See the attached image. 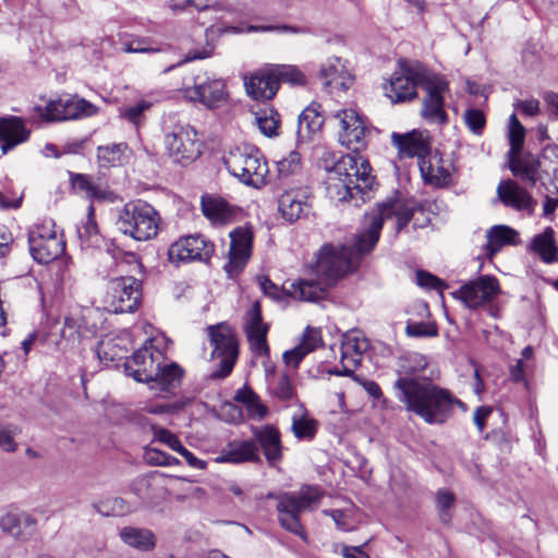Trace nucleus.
<instances>
[{"label":"nucleus","instance_id":"nucleus-1","mask_svg":"<svg viewBox=\"0 0 558 558\" xmlns=\"http://www.w3.org/2000/svg\"><path fill=\"white\" fill-rule=\"evenodd\" d=\"M424 206L413 199L391 198L377 205V208L365 215V229L355 235L353 245L325 244L314 267L316 279L292 282L289 293L300 301L315 302L326 296L328 288L340 278L353 271L361 256L371 252L377 244L385 220L397 219V232L411 221L416 211Z\"/></svg>","mask_w":558,"mask_h":558},{"label":"nucleus","instance_id":"nucleus-2","mask_svg":"<svg viewBox=\"0 0 558 558\" xmlns=\"http://www.w3.org/2000/svg\"><path fill=\"white\" fill-rule=\"evenodd\" d=\"M339 121V142L352 153L341 156L331 167H326V191L330 199L345 202L357 197L365 202L375 183L371 166L360 151L366 147L367 129L353 109L335 114Z\"/></svg>","mask_w":558,"mask_h":558},{"label":"nucleus","instance_id":"nucleus-3","mask_svg":"<svg viewBox=\"0 0 558 558\" xmlns=\"http://www.w3.org/2000/svg\"><path fill=\"white\" fill-rule=\"evenodd\" d=\"M426 366L427 360L422 354L414 353L407 357L393 385L396 396L408 411L415 413L427 424H444L451 416L453 407H462L463 403L449 390L430 380L409 376L420 374Z\"/></svg>","mask_w":558,"mask_h":558},{"label":"nucleus","instance_id":"nucleus-4","mask_svg":"<svg viewBox=\"0 0 558 558\" xmlns=\"http://www.w3.org/2000/svg\"><path fill=\"white\" fill-rule=\"evenodd\" d=\"M323 497L318 486L305 485L299 490L281 493L275 496L278 520L284 530L306 539L305 530L301 523L300 515L303 511L314 510Z\"/></svg>","mask_w":558,"mask_h":558},{"label":"nucleus","instance_id":"nucleus-5","mask_svg":"<svg viewBox=\"0 0 558 558\" xmlns=\"http://www.w3.org/2000/svg\"><path fill=\"white\" fill-rule=\"evenodd\" d=\"M160 216L148 203L135 201L126 203L118 210L116 226L124 235L135 241H148L158 234Z\"/></svg>","mask_w":558,"mask_h":558},{"label":"nucleus","instance_id":"nucleus-6","mask_svg":"<svg viewBox=\"0 0 558 558\" xmlns=\"http://www.w3.org/2000/svg\"><path fill=\"white\" fill-rule=\"evenodd\" d=\"M225 165L230 174L247 186L259 189L267 182V161L254 146L245 145L231 149L225 157Z\"/></svg>","mask_w":558,"mask_h":558},{"label":"nucleus","instance_id":"nucleus-7","mask_svg":"<svg viewBox=\"0 0 558 558\" xmlns=\"http://www.w3.org/2000/svg\"><path fill=\"white\" fill-rule=\"evenodd\" d=\"M165 147L174 162L186 166L202 154L203 142L196 130L189 123L169 117L165 122Z\"/></svg>","mask_w":558,"mask_h":558},{"label":"nucleus","instance_id":"nucleus-8","mask_svg":"<svg viewBox=\"0 0 558 558\" xmlns=\"http://www.w3.org/2000/svg\"><path fill=\"white\" fill-rule=\"evenodd\" d=\"M432 73L420 62L407 64L402 62L390 80L385 84V94L392 102L411 101L417 97L416 87L425 88Z\"/></svg>","mask_w":558,"mask_h":558},{"label":"nucleus","instance_id":"nucleus-9","mask_svg":"<svg viewBox=\"0 0 558 558\" xmlns=\"http://www.w3.org/2000/svg\"><path fill=\"white\" fill-rule=\"evenodd\" d=\"M28 246L32 257L38 264H48L65 251L63 236L51 219H46L29 230Z\"/></svg>","mask_w":558,"mask_h":558},{"label":"nucleus","instance_id":"nucleus-10","mask_svg":"<svg viewBox=\"0 0 558 558\" xmlns=\"http://www.w3.org/2000/svg\"><path fill=\"white\" fill-rule=\"evenodd\" d=\"M207 333L213 347L211 357L219 360V367L210 374V378H226L236 362V339L230 327L223 323L207 327Z\"/></svg>","mask_w":558,"mask_h":558},{"label":"nucleus","instance_id":"nucleus-11","mask_svg":"<svg viewBox=\"0 0 558 558\" xmlns=\"http://www.w3.org/2000/svg\"><path fill=\"white\" fill-rule=\"evenodd\" d=\"M142 300V282L132 277L112 278L107 283L105 304L113 313H132Z\"/></svg>","mask_w":558,"mask_h":558},{"label":"nucleus","instance_id":"nucleus-12","mask_svg":"<svg viewBox=\"0 0 558 558\" xmlns=\"http://www.w3.org/2000/svg\"><path fill=\"white\" fill-rule=\"evenodd\" d=\"M35 117L46 122L75 120L96 114L97 107L84 98L66 97L50 100L45 107H34Z\"/></svg>","mask_w":558,"mask_h":558},{"label":"nucleus","instance_id":"nucleus-13","mask_svg":"<svg viewBox=\"0 0 558 558\" xmlns=\"http://www.w3.org/2000/svg\"><path fill=\"white\" fill-rule=\"evenodd\" d=\"M163 354L155 348L151 340H147L142 348L136 350L131 359L124 363L128 375L140 383H150L160 373L163 363Z\"/></svg>","mask_w":558,"mask_h":558},{"label":"nucleus","instance_id":"nucleus-14","mask_svg":"<svg viewBox=\"0 0 558 558\" xmlns=\"http://www.w3.org/2000/svg\"><path fill=\"white\" fill-rule=\"evenodd\" d=\"M215 246L201 234L186 235L173 242L168 248L169 262L179 265L189 262H208Z\"/></svg>","mask_w":558,"mask_h":558},{"label":"nucleus","instance_id":"nucleus-15","mask_svg":"<svg viewBox=\"0 0 558 558\" xmlns=\"http://www.w3.org/2000/svg\"><path fill=\"white\" fill-rule=\"evenodd\" d=\"M500 292L498 280L493 276H481L462 284L452 296L475 310L493 301Z\"/></svg>","mask_w":558,"mask_h":558},{"label":"nucleus","instance_id":"nucleus-16","mask_svg":"<svg viewBox=\"0 0 558 558\" xmlns=\"http://www.w3.org/2000/svg\"><path fill=\"white\" fill-rule=\"evenodd\" d=\"M425 82L426 86L423 89L426 92V96L423 98L421 116L429 123L446 124L448 116L444 108V94L448 92L449 84L437 74H434L429 81Z\"/></svg>","mask_w":558,"mask_h":558},{"label":"nucleus","instance_id":"nucleus-17","mask_svg":"<svg viewBox=\"0 0 558 558\" xmlns=\"http://www.w3.org/2000/svg\"><path fill=\"white\" fill-rule=\"evenodd\" d=\"M312 208V193L305 185L284 186L278 198V210L288 222L306 217Z\"/></svg>","mask_w":558,"mask_h":558},{"label":"nucleus","instance_id":"nucleus-18","mask_svg":"<svg viewBox=\"0 0 558 558\" xmlns=\"http://www.w3.org/2000/svg\"><path fill=\"white\" fill-rule=\"evenodd\" d=\"M253 234L245 227H238L230 232L229 260L225 266L229 277L238 275L247 263L252 251Z\"/></svg>","mask_w":558,"mask_h":558},{"label":"nucleus","instance_id":"nucleus-19","mask_svg":"<svg viewBox=\"0 0 558 558\" xmlns=\"http://www.w3.org/2000/svg\"><path fill=\"white\" fill-rule=\"evenodd\" d=\"M319 78L331 95L347 92L353 83V76L339 57H330L320 65Z\"/></svg>","mask_w":558,"mask_h":558},{"label":"nucleus","instance_id":"nucleus-20","mask_svg":"<svg viewBox=\"0 0 558 558\" xmlns=\"http://www.w3.org/2000/svg\"><path fill=\"white\" fill-rule=\"evenodd\" d=\"M244 327L252 351L258 356H268L267 333L269 326L263 322L262 307L258 301H255L246 313Z\"/></svg>","mask_w":558,"mask_h":558},{"label":"nucleus","instance_id":"nucleus-21","mask_svg":"<svg viewBox=\"0 0 558 558\" xmlns=\"http://www.w3.org/2000/svg\"><path fill=\"white\" fill-rule=\"evenodd\" d=\"M391 144L401 158L418 157L424 159L429 154L430 144L426 132L412 130L407 133H391Z\"/></svg>","mask_w":558,"mask_h":558},{"label":"nucleus","instance_id":"nucleus-22","mask_svg":"<svg viewBox=\"0 0 558 558\" xmlns=\"http://www.w3.org/2000/svg\"><path fill=\"white\" fill-rule=\"evenodd\" d=\"M244 86L247 95L255 100H270L279 90L278 82L270 64H266L256 72L245 76Z\"/></svg>","mask_w":558,"mask_h":558},{"label":"nucleus","instance_id":"nucleus-23","mask_svg":"<svg viewBox=\"0 0 558 558\" xmlns=\"http://www.w3.org/2000/svg\"><path fill=\"white\" fill-rule=\"evenodd\" d=\"M187 94L191 99L199 100L208 108H218L227 99L226 84L220 78L201 81L197 76L193 88L189 89Z\"/></svg>","mask_w":558,"mask_h":558},{"label":"nucleus","instance_id":"nucleus-24","mask_svg":"<svg viewBox=\"0 0 558 558\" xmlns=\"http://www.w3.org/2000/svg\"><path fill=\"white\" fill-rule=\"evenodd\" d=\"M203 215L214 226H226L235 221L240 208L229 204L226 199L214 195H204L201 199Z\"/></svg>","mask_w":558,"mask_h":558},{"label":"nucleus","instance_id":"nucleus-25","mask_svg":"<svg viewBox=\"0 0 558 558\" xmlns=\"http://www.w3.org/2000/svg\"><path fill=\"white\" fill-rule=\"evenodd\" d=\"M31 130L16 116L0 117V148L3 154L28 141Z\"/></svg>","mask_w":558,"mask_h":558},{"label":"nucleus","instance_id":"nucleus-26","mask_svg":"<svg viewBox=\"0 0 558 558\" xmlns=\"http://www.w3.org/2000/svg\"><path fill=\"white\" fill-rule=\"evenodd\" d=\"M497 194L505 206L517 210H524L529 214L534 211L537 204L525 189L512 180L500 182L497 187Z\"/></svg>","mask_w":558,"mask_h":558},{"label":"nucleus","instance_id":"nucleus-27","mask_svg":"<svg viewBox=\"0 0 558 558\" xmlns=\"http://www.w3.org/2000/svg\"><path fill=\"white\" fill-rule=\"evenodd\" d=\"M258 448L254 441L243 440L230 442L216 458L218 463H243L259 461Z\"/></svg>","mask_w":558,"mask_h":558},{"label":"nucleus","instance_id":"nucleus-28","mask_svg":"<svg viewBox=\"0 0 558 558\" xmlns=\"http://www.w3.org/2000/svg\"><path fill=\"white\" fill-rule=\"evenodd\" d=\"M529 248L545 264L558 263V245L551 227H547L543 232L534 235Z\"/></svg>","mask_w":558,"mask_h":558},{"label":"nucleus","instance_id":"nucleus-29","mask_svg":"<svg viewBox=\"0 0 558 558\" xmlns=\"http://www.w3.org/2000/svg\"><path fill=\"white\" fill-rule=\"evenodd\" d=\"M509 168L514 177L527 186H535L538 180L539 161L532 155H509Z\"/></svg>","mask_w":558,"mask_h":558},{"label":"nucleus","instance_id":"nucleus-30","mask_svg":"<svg viewBox=\"0 0 558 558\" xmlns=\"http://www.w3.org/2000/svg\"><path fill=\"white\" fill-rule=\"evenodd\" d=\"M254 436L260 445L263 452L270 465L276 464L282 458L280 433L277 428L266 425L254 432Z\"/></svg>","mask_w":558,"mask_h":558},{"label":"nucleus","instance_id":"nucleus-31","mask_svg":"<svg viewBox=\"0 0 558 558\" xmlns=\"http://www.w3.org/2000/svg\"><path fill=\"white\" fill-rule=\"evenodd\" d=\"M368 349V341L359 330H350L342 336L341 362L348 361L356 367L363 353Z\"/></svg>","mask_w":558,"mask_h":558},{"label":"nucleus","instance_id":"nucleus-32","mask_svg":"<svg viewBox=\"0 0 558 558\" xmlns=\"http://www.w3.org/2000/svg\"><path fill=\"white\" fill-rule=\"evenodd\" d=\"M36 525V520L27 513L9 512L0 519L2 532L20 539L29 535Z\"/></svg>","mask_w":558,"mask_h":558},{"label":"nucleus","instance_id":"nucleus-33","mask_svg":"<svg viewBox=\"0 0 558 558\" xmlns=\"http://www.w3.org/2000/svg\"><path fill=\"white\" fill-rule=\"evenodd\" d=\"M320 105L311 104L299 116L296 136L300 141H307L320 131L324 124V117L322 116Z\"/></svg>","mask_w":558,"mask_h":558},{"label":"nucleus","instance_id":"nucleus-34","mask_svg":"<svg viewBox=\"0 0 558 558\" xmlns=\"http://www.w3.org/2000/svg\"><path fill=\"white\" fill-rule=\"evenodd\" d=\"M119 536L124 544L140 551H150L156 546V536L148 529L124 526Z\"/></svg>","mask_w":558,"mask_h":558},{"label":"nucleus","instance_id":"nucleus-35","mask_svg":"<svg viewBox=\"0 0 558 558\" xmlns=\"http://www.w3.org/2000/svg\"><path fill=\"white\" fill-rule=\"evenodd\" d=\"M518 232L508 226H494L487 231L486 255L493 257L505 245L515 243Z\"/></svg>","mask_w":558,"mask_h":558},{"label":"nucleus","instance_id":"nucleus-36","mask_svg":"<svg viewBox=\"0 0 558 558\" xmlns=\"http://www.w3.org/2000/svg\"><path fill=\"white\" fill-rule=\"evenodd\" d=\"M126 143H112L97 147V159L100 167H116L128 159Z\"/></svg>","mask_w":558,"mask_h":558},{"label":"nucleus","instance_id":"nucleus-37","mask_svg":"<svg viewBox=\"0 0 558 558\" xmlns=\"http://www.w3.org/2000/svg\"><path fill=\"white\" fill-rule=\"evenodd\" d=\"M70 181L73 190L88 199H102L106 196V192L92 175L70 172Z\"/></svg>","mask_w":558,"mask_h":558},{"label":"nucleus","instance_id":"nucleus-38","mask_svg":"<svg viewBox=\"0 0 558 558\" xmlns=\"http://www.w3.org/2000/svg\"><path fill=\"white\" fill-rule=\"evenodd\" d=\"M183 369L175 363L169 365H160V373L150 381L157 384L160 390L172 392L181 383Z\"/></svg>","mask_w":558,"mask_h":558},{"label":"nucleus","instance_id":"nucleus-39","mask_svg":"<svg viewBox=\"0 0 558 558\" xmlns=\"http://www.w3.org/2000/svg\"><path fill=\"white\" fill-rule=\"evenodd\" d=\"M274 71L278 88L281 83H287L292 86H305L307 84L306 75L293 64H270Z\"/></svg>","mask_w":558,"mask_h":558},{"label":"nucleus","instance_id":"nucleus-40","mask_svg":"<svg viewBox=\"0 0 558 558\" xmlns=\"http://www.w3.org/2000/svg\"><path fill=\"white\" fill-rule=\"evenodd\" d=\"M255 122L263 135L267 137L279 135L280 116L274 108H265L256 112Z\"/></svg>","mask_w":558,"mask_h":558},{"label":"nucleus","instance_id":"nucleus-41","mask_svg":"<svg viewBox=\"0 0 558 558\" xmlns=\"http://www.w3.org/2000/svg\"><path fill=\"white\" fill-rule=\"evenodd\" d=\"M153 104L148 100L142 99L134 105L125 106L120 109L119 116L125 121L133 124L136 129L141 128L146 122L145 112L151 108Z\"/></svg>","mask_w":558,"mask_h":558},{"label":"nucleus","instance_id":"nucleus-42","mask_svg":"<svg viewBox=\"0 0 558 558\" xmlns=\"http://www.w3.org/2000/svg\"><path fill=\"white\" fill-rule=\"evenodd\" d=\"M291 429L299 440H312L317 432V422L307 414H294Z\"/></svg>","mask_w":558,"mask_h":558},{"label":"nucleus","instance_id":"nucleus-43","mask_svg":"<svg viewBox=\"0 0 558 558\" xmlns=\"http://www.w3.org/2000/svg\"><path fill=\"white\" fill-rule=\"evenodd\" d=\"M508 138L510 144L509 155H519L525 140V129L513 113L509 118Z\"/></svg>","mask_w":558,"mask_h":558},{"label":"nucleus","instance_id":"nucleus-44","mask_svg":"<svg viewBox=\"0 0 558 558\" xmlns=\"http://www.w3.org/2000/svg\"><path fill=\"white\" fill-rule=\"evenodd\" d=\"M278 177L282 185L290 177H294L301 169V155L293 150L289 155L277 162Z\"/></svg>","mask_w":558,"mask_h":558},{"label":"nucleus","instance_id":"nucleus-45","mask_svg":"<svg viewBox=\"0 0 558 558\" xmlns=\"http://www.w3.org/2000/svg\"><path fill=\"white\" fill-rule=\"evenodd\" d=\"M456 502L454 495L446 489L441 488L436 493V508L438 517L441 523L449 524L452 519V508Z\"/></svg>","mask_w":558,"mask_h":558},{"label":"nucleus","instance_id":"nucleus-46","mask_svg":"<svg viewBox=\"0 0 558 558\" xmlns=\"http://www.w3.org/2000/svg\"><path fill=\"white\" fill-rule=\"evenodd\" d=\"M420 169L424 180L437 186L446 184L450 178V173L447 169L440 166L435 167L430 161H426L425 159L421 160Z\"/></svg>","mask_w":558,"mask_h":558},{"label":"nucleus","instance_id":"nucleus-47","mask_svg":"<svg viewBox=\"0 0 558 558\" xmlns=\"http://www.w3.org/2000/svg\"><path fill=\"white\" fill-rule=\"evenodd\" d=\"M464 123L475 135H482L486 125V118L482 110L470 108L464 112Z\"/></svg>","mask_w":558,"mask_h":558},{"label":"nucleus","instance_id":"nucleus-48","mask_svg":"<svg viewBox=\"0 0 558 558\" xmlns=\"http://www.w3.org/2000/svg\"><path fill=\"white\" fill-rule=\"evenodd\" d=\"M150 429L154 434V439L158 440L161 444H165L173 451H178L179 448L182 446L180 439L170 430L157 426V425H150Z\"/></svg>","mask_w":558,"mask_h":558},{"label":"nucleus","instance_id":"nucleus-49","mask_svg":"<svg viewBox=\"0 0 558 558\" xmlns=\"http://www.w3.org/2000/svg\"><path fill=\"white\" fill-rule=\"evenodd\" d=\"M93 207H89V215L86 221L77 227V235L82 242L92 243L93 239L97 236L98 230L95 219L93 218Z\"/></svg>","mask_w":558,"mask_h":558},{"label":"nucleus","instance_id":"nucleus-50","mask_svg":"<svg viewBox=\"0 0 558 558\" xmlns=\"http://www.w3.org/2000/svg\"><path fill=\"white\" fill-rule=\"evenodd\" d=\"M274 393L278 399L283 401L292 399L294 388L288 375L283 374L278 378V381L274 387Z\"/></svg>","mask_w":558,"mask_h":558},{"label":"nucleus","instance_id":"nucleus-51","mask_svg":"<svg viewBox=\"0 0 558 558\" xmlns=\"http://www.w3.org/2000/svg\"><path fill=\"white\" fill-rule=\"evenodd\" d=\"M407 333L413 337H434L437 335V328L428 323H409Z\"/></svg>","mask_w":558,"mask_h":558},{"label":"nucleus","instance_id":"nucleus-52","mask_svg":"<svg viewBox=\"0 0 558 558\" xmlns=\"http://www.w3.org/2000/svg\"><path fill=\"white\" fill-rule=\"evenodd\" d=\"M416 283L428 290H441L445 287L439 278L424 270L416 271Z\"/></svg>","mask_w":558,"mask_h":558},{"label":"nucleus","instance_id":"nucleus-53","mask_svg":"<svg viewBox=\"0 0 558 558\" xmlns=\"http://www.w3.org/2000/svg\"><path fill=\"white\" fill-rule=\"evenodd\" d=\"M322 342L320 331L315 328L307 327L303 335V340L300 345L306 350L307 353H311L315 349L319 347Z\"/></svg>","mask_w":558,"mask_h":558},{"label":"nucleus","instance_id":"nucleus-54","mask_svg":"<svg viewBox=\"0 0 558 558\" xmlns=\"http://www.w3.org/2000/svg\"><path fill=\"white\" fill-rule=\"evenodd\" d=\"M81 323L77 318L65 317L64 325L61 330L62 338L75 342L80 339Z\"/></svg>","mask_w":558,"mask_h":558},{"label":"nucleus","instance_id":"nucleus-55","mask_svg":"<svg viewBox=\"0 0 558 558\" xmlns=\"http://www.w3.org/2000/svg\"><path fill=\"white\" fill-rule=\"evenodd\" d=\"M308 353L306 350H304L300 344L295 348L288 350L283 353V362L288 366L298 367L301 361L307 355Z\"/></svg>","mask_w":558,"mask_h":558},{"label":"nucleus","instance_id":"nucleus-56","mask_svg":"<svg viewBox=\"0 0 558 558\" xmlns=\"http://www.w3.org/2000/svg\"><path fill=\"white\" fill-rule=\"evenodd\" d=\"M151 486L150 478L148 476L137 477L131 486V490L140 498L145 499L148 497V489Z\"/></svg>","mask_w":558,"mask_h":558},{"label":"nucleus","instance_id":"nucleus-57","mask_svg":"<svg viewBox=\"0 0 558 558\" xmlns=\"http://www.w3.org/2000/svg\"><path fill=\"white\" fill-rule=\"evenodd\" d=\"M122 49L128 53H145L157 51L156 49L147 47L145 40L143 39H132L124 41Z\"/></svg>","mask_w":558,"mask_h":558},{"label":"nucleus","instance_id":"nucleus-58","mask_svg":"<svg viewBox=\"0 0 558 558\" xmlns=\"http://www.w3.org/2000/svg\"><path fill=\"white\" fill-rule=\"evenodd\" d=\"M98 356L101 361L113 362L120 359L119 353L113 351L112 340L102 341L98 349Z\"/></svg>","mask_w":558,"mask_h":558},{"label":"nucleus","instance_id":"nucleus-59","mask_svg":"<svg viewBox=\"0 0 558 558\" xmlns=\"http://www.w3.org/2000/svg\"><path fill=\"white\" fill-rule=\"evenodd\" d=\"M101 506H106L107 511L105 512L100 508H97L98 512H100L102 514H107V515H109V514L119 515V514H123L125 511L124 500L120 497H116V498L111 499L110 501L102 504Z\"/></svg>","mask_w":558,"mask_h":558},{"label":"nucleus","instance_id":"nucleus-60","mask_svg":"<svg viewBox=\"0 0 558 558\" xmlns=\"http://www.w3.org/2000/svg\"><path fill=\"white\" fill-rule=\"evenodd\" d=\"M257 397L258 396L252 390L251 387L244 386L235 392L234 400L244 404L245 407H248L250 404L256 402Z\"/></svg>","mask_w":558,"mask_h":558},{"label":"nucleus","instance_id":"nucleus-61","mask_svg":"<svg viewBox=\"0 0 558 558\" xmlns=\"http://www.w3.org/2000/svg\"><path fill=\"white\" fill-rule=\"evenodd\" d=\"M180 453L186 461V463L194 469L204 470L207 463L204 460L198 459L194 456L190 450H187L183 445L177 451Z\"/></svg>","mask_w":558,"mask_h":558},{"label":"nucleus","instance_id":"nucleus-62","mask_svg":"<svg viewBox=\"0 0 558 558\" xmlns=\"http://www.w3.org/2000/svg\"><path fill=\"white\" fill-rule=\"evenodd\" d=\"M515 109L526 116L533 117L538 113L539 102L536 99L519 100L515 104Z\"/></svg>","mask_w":558,"mask_h":558},{"label":"nucleus","instance_id":"nucleus-63","mask_svg":"<svg viewBox=\"0 0 558 558\" xmlns=\"http://www.w3.org/2000/svg\"><path fill=\"white\" fill-rule=\"evenodd\" d=\"M167 454L163 451H160L155 448H146L145 449V460L154 465H162V463L167 460Z\"/></svg>","mask_w":558,"mask_h":558},{"label":"nucleus","instance_id":"nucleus-64","mask_svg":"<svg viewBox=\"0 0 558 558\" xmlns=\"http://www.w3.org/2000/svg\"><path fill=\"white\" fill-rule=\"evenodd\" d=\"M341 554L344 558H371L369 555L363 550V546H342Z\"/></svg>","mask_w":558,"mask_h":558}]
</instances>
